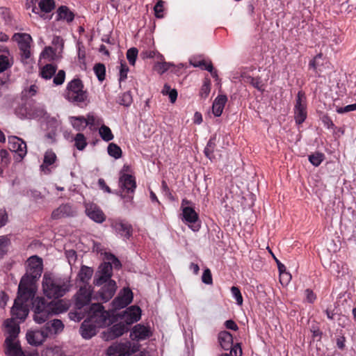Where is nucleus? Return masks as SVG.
<instances>
[{
    "label": "nucleus",
    "instance_id": "obj_1",
    "mask_svg": "<svg viewBox=\"0 0 356 356\" xmlns=\"http://www.w3.org/2000/svg\"><path fill=\"white\" fill-rule=\"evenodd\" d=\"M69 305L63 300L47 301L38 298L33 302V320L38 324L46 322L51 316L65 312Z\"/></svg>",
    "mask_w": 356,
    "mask_h": 356
},
{
    "label": "nucleus",
    "instance_id": "obj_2",
    "mask_svg": "<svg viewBox=\"0 0 356 356\" xmlns=\"http://www.w3.org/2000/svg\"><path fill=\"white\" fill-rule=\"evenodd\" d=\"M26 264V272L22 276L18 286L19 289L26 290L28 293H31L30 291H35L33 285L42 273V259L37 255L31 256L27 259Z\"/></svg>",
    "mask_w": 356,
    "mask_h": 356
},
{
    "label": "nucleus",
    "instance_id": "obj_3",
    "mask_svg": "<svg viewBox=\"0 0 356 356\" xmlns=\"http://www.w3.org/2000/svg\"><path fill=\"white\" fill-rule=\"evenodd\" d=\"M70 288V281L67 278L44 275L42 289L44 296L48 298H61L65 295Z\"/></svg>",
    "mask_w": 356,
    "mask_h": 356
},
{
    "label": "nucleus",
    "instance_id": "obj_4",
    "mask_svg": "<svg viewBox=\"0 0 356 356\" xmlns=\"http://www.w3.org/2000/svg\"><path fill=\"white\" fill-rule=\"evenodd\" d=\"M29 292L31 293H28L26 290H21L18 287L17 296L10 310L12 316L10 318H13V321L19 320L20 322H23L26 318L29 312L27 302L35 296V291Z\"/></svg>",
    "mask_w": 356,
    "mask_h": 356
},
{
    "label": "nucleus",
    "instance_id": "obj_5",
    "mask_svg": "<svg viewBox=\"0 0 356 356\" xmlns=\"http://www.w3.org/2000/svg\"><path fill=\"white\" fill-rule=\"evenodd\" d=\"M129 171V166L124 165L120 173L119 186L120 188V197L124 200V204H132L134 195L137 187L136 177L134 175L127 173ZM128 207L127 205H125Z\"/></svg>",
    "mask_w": 356,
    "mask_h": 356
},
{
    "label": "nucleus",
    "instance_id": "obj_6",
    "mask_svg": "<svg viewBox=\"0 0 356 356\" xmlns=\"http://www.w3.org/2000/svg\"><path fill=\"white\" fill-rule=\"evenodd\" d=\"M88 92L84 90V85L80 79H74L67 83L65 98L70 102L83 107L88 102Z\"/></svg>",
    "mask_w": 356,
    "mask_h": 356
},
{
    "label": "nucleus",
    "instance_id": "obj_7",
    "mask_svg": "<svg viewBox=\"0 0 356 356\" xmlns=\"http://www.w3.org/2000/svg\"><path fill=\"white\" fill-rule=\"evenodd\" d=\"M111 314L100 303L92 304L88 312V321H90L98 327H104L111 322Z\"/></svg>",
    "mask_w": 356,
    "mask_h": 356
},
{
    "label": "nucleus",
    "instance_id": "obj_8",
    "mask_svg": "<svg viewBox=\"0 0 356 356\" xmlns=\"http://www.w3.org/2000/svg\"><path fill=\"white\" fill-rule=\"evenodd\" d=\"M13 39L18 43L21 59L23 61L29 59L31 56V43L33 41L31 36L25 33H16Z\"/></svg>",
    "mask_w": 356,
    "mask_h": 356
},
{
    "label": "nucleus",
    "instance_id": "obj_9",
    "mask_svg": "<svg viewBox=\"0 0 356 356\" xmlns=\"http://www.w3.org/2000/svg\"><path fill=\"white\" fill-rule=\"evenodd\" d=\"M293 110L296 124H302L307 118V111L306 96L305 92L302 90L299 91L297 94Z\"/></svg>",
    "mask_w": 356,
    "mask_h": 356
},
{
    "label": "nucleus",
    "instance_id": "obj_10",
    "mask_svg": "<svg viewBox=\"0 0 356 356\" xmlns=\"http://www.w3.org/2000/svg\"><path fill=\"white\" fill-rule=\"evenodd\" d=\"M134 298L132 291L129 288H124L118 293V296L114 298L111 302L113 312L119 310L120 309L126 307L129 305Z\"/></svg>",
    "mask_w": 356,
    "mask_h": 356
},
{
    "label": "nucleus",
    "instance_id": "obj_11",
    "mask_svg": "<svg viewBox=\"0 0 356 356\" xmlns=\"http://www.w3.org/2000/svg\"><path fill=\"white\" fill-rule=\"evenodd\" d=\"M113 275V266L110 262H104L99 267L94 280V284L101 286L109 281Z\"/></svg>",
    "mask_w": 356,
    "mask_h": 356
},
{
    "label": "nucleus",
    "instance_id": "obj_12",
    "mask_svg": "<svg viewBox=\"0 0 356 356\" xmlns=\"http://www.w3.org/2000/svg\"><path fill=\"white\" fill-rule=\"evenodd\" d=\"M129 330V327L127 324L121 321L118 323L108 327L103 334V338L106 341L113 340L118 337L123 335L124 333Z\"/></svg>",
    "mask_w": 356,
    "mask_h": 356
},
{
    "label": "nucleus",
    "instance_id": "obj_13",
    "mask_svg": "<svg viewBox=\"0 0 356 356\" xmlns=\"http://www.w3.org/2000/svg\"><path fill=\"white\" fill-rule=\"evenodd\" d=\"M92 296V289L90 286L84 285L81 286L76 294L75 307L81 309L88 305Z\"/></svg>",
    "mask_w": 356,
    "mask_h": 356
},
{
    "label": "nucleus",
    "instance_id": "obj_14",
    "mask_svg": "<svg viewBox=\"0 0 356 356\" xmlns=\"http://www.w3.org/2000/svg\"><path fill=\"white\" fill-rule=\"evenodd\" d=\"M8 147L11 152L17 153L20 160L26 155V143L17 136H12L8 137Z\"/></svg>",
    "mask_w": 356,
    "mask_h": 356
},
{
    "label": "nucleus",
    "instance_id": "obj_15",
    "mask_svg": "<svg viewBox=\"0 0 356 356\" xmlns=\"http://www.w3.org/2000/svg\"><path fill=\"white\" fill-rule=\"evenodd\" d=\"M134 352L131 350L129 341L113 344L107 350L108 356H126Z\"/></svg>",
    "mask_w": 356,
    "mask_h": 356
},
{
    "label": "nucleus",
    "instance_id": "obj_16",
    "mask_svg": "<svg viewBox=\"0 0 356 356\" xmlns=\"http://www.w3.org/2000/svg\"><path fill=\"white\" fill-rule=\"evenodd\" d=\"M182 216L184 220L188 224V226L193 231H198L200 225L196 224L199 220V216L195 209L191 207H185L182 208Z\"/></svg>",
    "mask_w": 356,
    "mask_h": 356
},
{
    "label": "nucleus",
    "instance_id": "obj_17",
    "mask_svg": "<svg viewBox=\"0 0 356 356\" xmlns=\"http://www.w3.org/2000/svg\"><path fill=\"white\" fill-rule=\"evenodd\" d=\"M152 335V332L149 327L142 324H137L134 326L130 334V337L134 341H143L149 338Z\"/></svg>",
    "mask_w": 356,
    "mask_h": 356
},
{
    "label": "nucleus",
    "instance_id": "obj_18",
    "mask_svg": "<svg viewBox=\"0 0 356 356\" xmlns=\"http://www.w3.org/2000/svg\"><path fill=\"white\" fill-rule=\"evenodd\" d=\"M124 323L127 324L128 327L129 325L138 321L141 317V309L138 306H131L122 315Z\"/></svg>",
    "mask_w": 356,
    "mask_h": 356
},
{
    "label": "nucleus",
    "instance_id": "obj_19",
    "mask_svg": "<svg viewBox=\"0 0 356 356\" xmlns=\"http://www.w3.org/2000/svg\"><path fill=\"white\" fill-rule=\"evenodd\" d=\"M28 343L32 346H38L41 345L47 338L43 329L29 330L26 334Z\"/></svg>",
    "mask_w": 356,
    "mask_h": 356
},
{
    "label": "nucleus",
    "instance_id": "obj_20",
    "mask_svg": "<svg viewBox=\"0 0 356 356\" xmlns=\"http://www.w3.org/2000/svg\"><path fill=\"white\" fill-rule=\"evenodd\" d=\"M105 284L102 287L100 291H99V298L106 302L109 300H111L113 296H114L117 286L116 282L113 280H110L109 281H107Z\"/></svg>",
    "mask_w": 356,
    "mask_h": 356
},
{
    "label": "nucleus",
    "instance_id": "obj_21",
    "mask_svg": "<svg viewBox=\"0 0 356 356\" xmlns=\"http://www.w3.org/2000/svg\"><path fill=\"white\" fill-rule=\"evenodd\" d=\"M111 226L115 232L122 237L128 239L132 235V226L127 222L115 220L111 224Z\"/></svg>",
    "mask_w": 356,
    "mask_h": 356
},
{
    "label": "nucleus",
    "instance_id": "obj_22",
    "mask_svg": "<svg viewBox=\"0 0 356 356\" xmlns=\"http://www.w3.org/2000/svg\"><path fill=\"white\" fill-rule=\"evenodd\" d=\"M5 353L8 356H26L19 341L17 340H5Z\"/></svg>",
    "mask_w": 356,
    "mask_h": 356
},
{
    "label": "nucleus",
    "instance_id": "obj_23",
    "mask_svg": "<svg viewBox=\"0 0 356 356\" xmlns=\"http://www.w3.org/2000/svg\"><path fill=\"white\" fill-rule=\"evenodd\" d=\"M86 215L93 221L102 223L106 220L103 211L96 204H90L86 208Z\"/></svg>",
    "mask_w": 356,
    "mask_h": 356
},
{
    "label": "nucleus",
    "instance_id": "obj_24",
    "mask_svg": "<svg viewBox=\"0 0 356 356\" xmlns=\"http://www.w3.org/2000/svg\"><path fill=\"white\" fill-rule=\"evenodd\" d=\"M75 211L70 204H61L52 211L51 218L58 220L63 218L72 217L75 215Z\"/></svg>",
    "mask_w": 356,
    "mask_h": 356
},
{
    "label": "nucleus",
    "instance_id": "obj_25",
    "mask_svg": "<svg viewBox=\"0 0 356 356\" xmlns=\"http://www.w3.org/2000/svg\"><path fill=\"white\" fill-rule=\"evenodd\" d=\"M63 328L64 325L59 319H54L53 321H48L42 327L47 337L61 332Z\"/></svg>",
    "mask_w": 356,
    "mask_h": 356
},
{
    "label": "nucleus",
    "instance_id": "obj_26",
    "mask_svg": "<svg viewBox=\"0 0 356 356\" xmlns=\"http://www.w3.org/2000/svg\"><path fill=\"white\" fill-rule=\"evenodd\" d=\"M3 325L8 334L6 339L17 340L20 332L19 323L13 321V318H8L5 320Z\"/></svg>",
    "mask_w": 356,
    "mask_h": 356
},
{
    "label": "nucleus",
    "instance_id": "obj_27",
    "mask_svg": "<svg viewBox=\"0 0 356 356\" xmlns=\"http://www.w3.org/2000/svg\"><path fill=\"white\" fill-rule=\"evenodd\" d=\"M98 328L97 325L86 319L81 325L80 333L83 339H89L97 334Z\"/></svg>",
    "mask_w": 356,
    "mask_h": 356
},
{
    "label": "nucleus",
    "instance_id": "obj_28",
    "mask_svg": "<svg viewBox=\"0 0 356 356\" xmlns=\"http://www.w3.org/2000/svg\"><path fill=\"white\" fill-rule=\"evenodd\" d=\"M56 160V153L52 149L47 150L44 155L43 163L40 165V170L45 174H49L51 172L49 166L52 165Z\"/></svg>",
    "mask_w": 356,
    "mask_h": 356
},
{
    "label": "nucleus",
    "instance_id": "obj_29",
    "mask_svg": "<svg viewBox=\"0 0 356 356\" xmlns=\"http://www.w3.org/2000/svg\"><path fill=\"white\" fill-rule=\"evenodd\" d=\"M227 102V97L225 95H218L217 96L212 105V111L215 116L219 117L222 115Z\"/></svg>",
    "mask_w": 356,
    "mask_h": 356
},
{
    "label": "nucleus",
    "instance_id": "obj_30",
    "mask_svg": "<svg viewBox=\"0 0 356 356\" xmlns=\"http://www.w3.org/2000/svg\"><path fill=\"white\" fill-rule=\"evenodd\" d=\"M218 342L224 350H229L233 344V337L227 331H221L218 335Z\"/></svg>",
    "mask_w": 356,
    "mask_h": 356
},
{
    "label": "nucleus",
    "instance_id": "obj_31",
    "mask_svg": "<svg viewBox=\"0 0 356 356\" xmlns=\"http://www.w3.org/2000/svg\"><path fill=\"white\" fill-rule=\"evenodd\" d=\"M241 77L244 81V82L250 83L252 85L254 88L257 89L259 91H263V85L261 83V80L259 76L257 77H253L250 76L248 73L246 72H242L241 73Z\"/></svg>",
    "mask_w": 356,
    "mask_h": 356
},
{
    "label": "nucleus",
    "instance_id": "obj_32",
    "mask_svg": "<svg viewBox=\"0 0 356 356\" xmlns=\"http://www.w3.org/2000/svg\"><path fill=\"white\" fill-rule=\"evenodd\" d=\"M74 14L65 6H60L57 10V20H65L70 23L74 20Z\"/></svg>",
    "mask_w": 356,
    "mask_h": 356
},
{
    "label": "nucleus",
    "instance_id": "obj_33",
    "mask_svg": "<svg viewBox=\"0 0 356 356\" xmlns=\"http://www.w3.org/2000/svg\"><path fill=\"white\" fill-rule=\"evenodd\" d=\"M216 135L214 134L211 136L209 138L206 147L204 148V153L206 157H207L211 161H213L215 159L214 151L216 148Z\"/></svg>",
    "mask_w": 356,
    "mask_h": 356
},
{
    "label": "nucleus",
    "instance_id": "obj_34",
    "mask_svg": "<svg viewBox=\"0 0 356 356\" xmlns=\"http://www.w3.org/2000/svg\"><path fill=\"white\" fill-rule=\"evenodd\" d=\"M70 120L73 128L76 131H83L87 127L86 118L83 116H72L70 118Z\"/></svg>",
    "mask_w": 356,
    "mask_h": 356
},
{
    "label": "nucleus",
    "instance_id": "obj_35",
    "mask_svg": "<svg viewBox=\"0 0 356 356\" xmlns=\"http://www.w3.org/2000/svg\"><path fill=\"white\" fill-rule=\"evenodd\" d=\"M93 274V269L86 266H82L78 274V277L81 282L87 285Z\"/></svg>",
    "mask_w": 356,
    "mask_h": 356
},
{
    "label": "nucleus",
    "instance_id": "obj_36",
    "mask_svg": "<svg viewBox=\"0 0 356 356\" xmlns=\"http://www.w3.org/2000/svg\"><path fill=\"white\" fill-rule=\"evenodd\" d=\"M56 70V65L47 64L41 69L40 76L46 80L50 79L55 74Z\"/></svg>",
    "mask_w": 356,
    "mask_h": 356
},
{
    "label": "nucleus",
    "instance_id": "obj_37",
    "mask_svg": "<svg viewBox=\"0 0 356 356\" xmlns=\"http://www.w3.org/2000/svg\"><path fill=\"white\" fill-rule=\"evenodd\" d=\"M74 146L76 148L80 151L83 150L88 145L86 141V138L85 137L83 134L79 133L76 134L74 138Z\"/></svg>",
    "mask_w": 356,
    "mask_h": 356
},
{
    "label": "nucleus",
    "instance_id": "obj_38",
    "mask_svg": "<svg viewBox=\"0 0 356 356\" xmlns=\"http://www.w3.org/2000/svg\"><path fill=\"white\" fill-rule=\"evenodd\" d=\"M99 133L102 138L106 142H108L114 138L111 129L104 124L101 126Z\"/></svg>",
    "mask_w": 356,
    "mask_h": 356
},
{
    "label": "nucleus",
    "instance_id": "obj_39",
    "mask_svg": "<svg viewBox=\"0 0 356 356\" xmlns=\"http://www.w3.org/2000/svg\"><path fill=\"white\" fill-rule=\"evenodd\" d=\"M108 154L111 156L118 159L122 156V152L121 148L118 145L111 143L108 146Z\"/></svg>",
    "mask_w": 356,
    "mask_h": 356
},
{
    "label": "nucleus",
    "instance_id": "obj_40",
    "mask_svg": "<svg viewBox=\"0 0 356 356\" xmlns=\"http://www.w3.org/2000/svg\"><path fill=\"white\" fill-rule=\"evenodd\" d=\"M94 72L97 76L98 80L99 81H103L105 79L106 76V67L103 63H97L95 65Z\"/></svg>",
    "mask_w": 356,
    "mask_h": 356
},
{
    "label": "nucleus",
    "instance_id": "obj_41",
    "mask_svg": "<svg viewBox=\"0 0 356 356\" xmlns=\"http://www.w3.org/2000/svg\"><path fill=\"white\" fill-rule=\"evenodd\" d=\"M140 56L143 59L146 58H156L163 60L164 57L162 54L155 50L147 49L143 51L140 54Z\"/></svg>",
    "mask_w": 356,
    "mask_h": 356
},
{
    "label": "nucleus",
    "instance_id": "obj_42",
    "mask_svg": "<svg viewBox=\"0 0 356 356\" xmlns=\"http://www.w3.org/2000/svg\"><path fill=\"white\" fill-rule=\"evenodd\" d=\"M170 65V63L165 62L164 59H156L153 68L154 71L157 72L160 74H162L169 69Z\"/></svg>",
    "mask_w": 356,
    "mask_h": 356
},
{
    "label": "nucleus",
    "instance_id": "obj_43",
    "mask_svg": "<svg viewBox=\"0 0 356 356\" xmlns=\"http://www.w3.org/2000/svg\"><path fill=\"white\" fill-rule=\"evenodd\" d=\"M324 159V154L318 152L309 156V162L316 167L319 166Z\"/></svg>",
    "mask_w": 356,
    "mask_h": 356
},
{
    "label": "nucleus",
    "instance_id": "obj_44",
    "mask_svg": "<svg viewBox=\"0 0 356 356\" xmlns=\"http://www.w3.org/2000/svg\"><path fill=\"white\" fill-rule=\"evenodd\" d=\"M211 91V81L208 78H205L203 81V84L200 91V95L202 98L206 99Z\"/></svg>",
    "mask_w": 356,
    "mask_h": 356
},
{
    "label": "nucleus",
    "instance_id": "obj_45",
    "mask_svg": "<svg viewBox=\"0 0 356 356\" xmlns=\"http://www.w3.org/2000/svg\"><path fill=\"white\" fill-rule=\"evenodd\" d=\"M38 5L40 9L44 13H50L55 6L54 0H40Z\"/></svg>",
    "mask_w": 356,
    "mask_h": 356
},
{
    "label": "nucleus",
    "instance_id": "obj_46",
    "mask_svg": "<svg viewBox=\"0 0 356 356\" xmlns=\"http://www.w3.org/2000/svg\"><path fill=\"white\" fill-rule=\"evenodd\" d=\"M9 244L10 240L7 236H0V259L7 253Z\"/></svg>",
    "mask_w": 356,
    "mask_h": 356
},
{
    "label": "nucleus",
    "instance_id": "obj_47",
    "mask_svg": "<svg viewBox=\"0 0 356 356\" xmlns=\"http://www.w3.org/2000/svg\"><path fill=\"white\" fill-rule=\"evenodd\" d=\"M138 51L136 47H131L127 51V58L131 65H134L138 57Z\"/></svg>",
    "mask_w": 356,
    "mask_h": 356
},
{
    "label": "nucleus",
    "instance_id": "obj_48",
    "mask_svg": "<svg viewBox=\"0 0 356 356\" xmlns=\"http://www.w3.org/2000/svg\"><path fill=\"white\" fill-rule=\"evenodd\" d=\"M164 1L159 0L154 7V15L156 18L163 17Z\"/></svg>",
    "mask_w": 356,
    "mask_h": 356
},
{
    "label": "nucleus",
    "instance_id": "obj_49",
    "mask_svg": "<svg viewBox=\"0 0 356 356\" xmlns=\"http://www.w3.org/2000/svg\"><path fill=\"white\" fill-rule=\"evenodd\" d=\"M57 53L56 49H54L51 47H46L41 53V56L44 58H48L53 60L56 54Z\"/></svg>",
    "mask_w": 356,
    "mask_h": 356
},
{
    "label": "nucleus",
    "instance_id": "obj_50",
    "mask_svg": "<svg viewBox=\"0 0 356 356\" xmlns=\"http://www.w3.org/2000/svg\"><path fill=\"white\" fill-rule=\"evenodd\" d=\"M231 292L233 297L235 298L236 303L238 305H242L243 300L239 288L233 286L231 288Z\"/></svg>",
    "mask_w": 356,
    "mask_h": 356
},
{
    "label": "nucleus",
    "instance_id": "obj_51",
    "mask_svg": "<svg viewBox=\"0 0 356 356\" xmlns=\"http://www.w3.org/2000/svg\"><path fill=\"white\" fill-rule=\"evenodd\" d=\"M119 103L124 106H129L132 103V97L129 92H124L120 97Z\"/></svg>",
    "mask_w": 356,
    "mask_h": 356
},
{
    "label": "nucleus",
    "instance_id": "obj_52",
    "mask_svg": "<svg viewBox=\"0 0 356 356\" xmlns=\"http://www.w3.org/2000/svg\"><path fill=\"white\" fill-rule=\"evenodd\" d=\"M65 72L63 70H60L54 77L53 82L56 86L62 85L65 81Z\"/></svg>",
    "mask_w": 356,
    "mask_h": 356
},
{
    "label": "nucleus",
    "instance_id": "obj_53",
    "mask_svg": "<svg viewBox=\"0 0 356 356\" xmlns=\"http://www.w3.org/2000/svg\"><path fill=\"white\" fill-rule=\"evenodd\" d=\"M11 64L9 63L8 57L5 55H0V72H3L10 68Z\"/></svg>",
    "mask_w": 356,
    "mask_h": 356
},
{
    "label": "nucleus",
    "instance_id": "obj_54",
    "mask_svg": "<svg viewBox=\"0 0 356 356\" xmlns=\"http://www.w3.org/2000/svg\"><path fill=\"white\" fill-rule=\"evenodd\" d=\"M52 44L56 47L54 49H56L57 51L59 49L58 53H60L64 47V40L60 36H54L52 40Z\"/></svg>",
    "mask_w": 356,
    "mask_h": 356
},
{
    "label": "nucleus",
    "instance_id": "obj_55",
    "mask_svg": "<svg viewBox=\"0 0 356 356\" xmlns=\"http://www.w3.org/2000/svg\"><path fill=\"white\" fill-rule=\"evenodd\" d=\"M129 72V67L125 63H120V78L119 81H123L127 78V73Z\"/></svg>",
    "mask_w": 356,
    "mask_h": 356
},
{
    "label": "nucleus",
    "instance_id": "obj_56",
    "mask_svg": "<svg viewBox=\"0 0 356 356\" xmlns=\"http://www.w3.org/2000/svg\"><path fill=\"white\" fill-rule=\"evenodd\" d=\"M229 349V356H242V348L239 343L233 345Z\"/></svg>",
    "mask_w": 356,
    "mask_h": 356
},
{
    "label": "nucleus",
    "instance_id": "obj_57",
    "mask_svg": "<svg viewBox=\"0 0 356 356\" xmlns=\"http://www.w3.org/2000/svg\"><path fill=\"white\" fill-rule=\"evenodd\" d=\"M202 281L206 284H211L213 283L212 275L209 268L204 270L202 276Z\"/></svg>",
    "mask_w": 356,
    "mask_h": 356
},
{
    "label": "nucleus",
    "instance_id": "obj_58",
    "mask_svg": "<svg viewBox=\"0 0 356 356\" xmlns=\"http://www.w3.org/2000/svg\"><path fill=\"white\" fill-rule=\"evenodd\" d=\"M356 110V103L353 104L347 105L344 107H338L337 108V112L338 113H345L350 111H353Z\"/></svg>",
    "mask_w": 356,
    "mask_h": 356
},
{
    "label": "nucleus",
    "instance_id": "obj_59",
    "mask_svg": "<svg viewBox=\"0 0 356 356\" xmlns=\"http://www.w3.org/2000/svg\"><path fill=\"white\" fill-rule=\"evenodd\" d=\"M207 62V61L204 59L198 60L197 58H192L190 60L191 65H192L193 67H200L202 70L204 69Z\"/></svg>",
    "mask_w": 356,
    "mask_h": 356
},
{
    "label": "nucleus",
    "instance_id": "obj_60",
    "mask_svg": "<svg viewBox=\"0 0 356 356\" xmlns=\"http://www.w3.org/2000/svg\"><path fill=\"white\" fill-rule=\"evenodd\" d=\"M321 120L324 126L327 129H332L334 127V124L333 123L330 117H329L327 115H323L321 118Z\"/></svg>",
    "mask_w": 356,
    "mask_h": 356
},
{
    "label": "nucleus",
    "instance_id": "obj_61",
    "mask_svg": "<svg viewBox=\"0 0 356 356\" xmlns=\"http://www.w3.org/2000/svg\"><path fill=\"white\" fill-rule=\"evenodd\" d=\"M310 331L312 333L313 339L318 338V340L321 339L323 332L320 330L318 326L312 325L310 329Z\"/></svg>",
    "mask_w": 356,
    "mask_h": 356
},
{
    "label": "nucleus",
    "instance_id": "obj_62",
    "mask_svg": "<svg viewBox=\"0 0 356 356\" xmlns=\"http://www.w3.org/2000/svg\"><path fill=\"white\" fill-rule=\"evenodd\" d=\"M306 295V298L308 302L313 303L316 299V294L313 292L312 290L307 289L305 291Z\"/></svg>",
    "mask_w": 356,
    "mask_h": 356
},
{
    "label": "nucleus",
    "instance_id": "obj_63",
    "mask_svg": "<svg viewBox=\"0 0 356 356\" xmlns=\"http://www.w3.org/2000/svg\"><path fill=\"white\" fill-rule=\"evenodd\" d=\"M86 121L87 122V126H89L90 128L97 124L96 117L93 114H88Z\"/></svg>",
    "mask_w": 356,
    "mask_h": 356
},
{
    "label": "nucleus",
    "instance_id": "obj_64",
    "mask_svg": "<svg viewBox=\"0 0 356 356\" xmlns=\"http://www.w3.org/2000/svg\"><path fill=\"white\" fill-rule=\"evenodd\" d=\"M0 156L1 159V162L5 165H7L9 161V152L6 149H1L0 151Z\"/></svg>",
    "mask_w": 356,
    "mask_h": 356
}]
</instances>
